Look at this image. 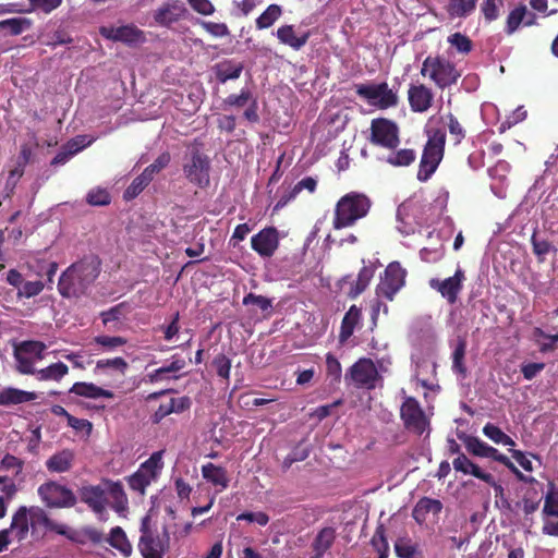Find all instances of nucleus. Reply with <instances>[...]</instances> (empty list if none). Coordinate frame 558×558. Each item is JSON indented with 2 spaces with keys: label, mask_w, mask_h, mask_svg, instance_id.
<instances>
[{
  "label": "nucleus",
  "mask_w": 558,
  "mask_h": 558,
  "mask_svg": "<svg viewBox=\"0 0 558 558\" xmlns=\"http://www.w3.org/2000/svg\"><path fill=\"white\" fill-rule=\"evenodd\" d=\"M69 392L87 399L114 398V393L111 390L104 389L94 383L86 381L74 383Z\"/></svg>",
  "instance_id": "24"
},
{
  "label": "nucleus",
  "mask_w": 558,
  "mask_h": 558,
  "mask_svg": "<svg viewBox=\"0 0 558 558\" xmlns=\"http://www.w3.org/2000/svg\"><path fill=\"white\" fill-rule=\"evenodd\" d=\"M107 542L117 550H119L124 557H129L132 554V545L129 542L125 532L120 526L112 527Z\"/></svg>",
  "instance_id": "35"
},
{
  "label": "nucleus",
  "mask_w": 558,
  "mask_h": 558,
  "mask_svg": "<svg viewBox=\"0 0 558 558\" xmlns=\"http://www.w3.org/2000/svg\"><path fill=\"white\" fill-rule=\"evenodd\" d=\"M244 65L232 59L223 60L213 66L216 80L225 84L229 80H236L241 76Z\"/></svg>",
  "instance_id": "23"
},
{
  "label": "nucleus",
  "mask_w": 558,
  "mask_h": 558,
  "mask_svg": "<svg viewBox=\"0 0 558 558\" xmlns=\"http://www.w3.org/2000/svg\"><path fill=\"white\" fill-rule=\"evenodd\" d=\"M244 305H255L262 312H267L272 307V301L264 295H257L253 292H250L243 298Z\"/></svg>",
  "instance_id": "54"
},
{
  "label": "nucleus",
  "mask_w": 558,
  "mask_h": 558,
  "mask_svg": "<svg viewBox=\"0 0 558 558\" xmlns=\"http://www.w3.org/2000/svg\"><path fill=\"white\" fill-rule=\"evenodd\" d=\"M550 490L545 496L543 512L546 515L558 517V494L553 492L554 484L550 483Z\"/></svg>",
  "instance_id": "59"
},
{
  "label": "nucleus",
  "mask_w": 558,
  "mask_h": 558,
  "mask_svg": "<svg viewBox=\"0 0 558 558\" xmlns=\"http://www.w3.org/2000/svg\"><path fill=\"white\" fill-rule=\"evenodd\" d=\"M213 365L219 377L227 380L229 379L231 371V360L229 357L220 353L214 357Z\"/></svg>",
  "instance_id": "56"
},
{
  "label": "nucleus",
  "mask_w": 558,
  "mask_h": 558,
  "mask_svg": "<svg viewBox=\"0 0 558 558\" xmlns=\"http://www.w3.org/2000/svg\"><path fill=\"white\" fill-rule=\"evenodd\" d=\"M442 509V504L437 499H432L428 497L421 498L412 511V517L416 523L423 524L427 519L428 513L439 514Z\"/></svg>",
  "instance_id": "27"
},
{
  "label": "nucleus",
  "mask_w": 558,
  "mask_h": 558,
  "mask_svg": "<svg viewBox=\"0 0 558 558\" xmlns=\"http://www.w3.org/2000/svg\"><path fill=\"white\" fill-rule=\"evenodd\" d=\"M368 141L374 146L395 150L400 145V129L398 124L387 118H375L371 121Z\"/></svg>",
  "instance_id": "6"
},
{
  "label": "nucleus",
  "mask_w": 558,
  "mask_h": 558,
  "mask_svg": "<svg viewBox=\"0 0 558 558\" xmlns=\"http://www.w3.org/2000/svg\"><path fill=\"white\" fill-rule=\"evenodd\" d=\"M28 518L31 527L33 530L38 525L45 526L47 530L54 532L59 535L65 536L69 539H74V535L65 524L57 523L52 521L44 509L39 507H31L28 509Z\"/></svg>",
  "instance_id": "17"
},
{
  "label": "nucleus",
  "mask_w": 558,
  "mask_h": 558,
  "mask_svg": "<svg viewBox=\"0 0 558 558\" xmlns=\"http://www.w3.org/2000/svg\"><path fill=\"white\" fill-rule=\"evenodd\" d=\"M37 393L33 391H25L13 387L3 388L0 390V405L10 407L31 402L37 399Z\"/></svg>",
  "instance_id": "25"
},
{
  "label": "nucleus",
  "mask_w": 558,
  "mask_h": 558,
  "mask_svg": "<svg viewBox=\"0 0 558 558\" xmlns=\"http://www.w3.org/2000/svg\"><path fill=\"white\" fill-rule=\"evenodd\" d=\"M434 94L424 84H412L408 90V100L413 112H425L433 105Z\"/></svg>",
  "instance_id": "20"
},
{
  "label": "nucleus",
  "mask_w": 558,
  "mask_h": 558,
  "mask_svg": "<svg viewBox=\"0 0 558 558\" xmlns=\"http://www.w3.org/2000/svg\"><path fill=\"white\" fill-rule=\"evenodd\" d=\"M182 170L190 183L201 189L209 185L210 159L199 148H192L190 154L185 156Z\"/></svg>",
  "instance_id": "5"
},
{
  "label": "nucleus",
  "mask_w": 558,
  "mask_h": 558,
  "mask_svg": "<svg viewBox=\"0 0 558 558\" xmlns=\"http://www.w3.org/2000/svg\"><path fill=\"white\" fill-rule=\"evenodd\" d=\"M356 94L366 99L368 104L380 110L397 107L399 96L397 92L389 88L386 82L379 84H357L355 85Z\"/></svg>",
  "instance_id": "7"
},
{
  "label": "nucleus",
  "mask_w": 558,
  "mask_h": 558,
  "mask_svg": "<svg viewBox=\"0 0 558 558\" xmlns=\"http://www.w3.org/2000/svg\"><path fill=\"white\" fill-rule=\"evenodd\" d=\"M73 460L74 454L71 450H62L60 452L52 454L46 461V468L50 472L63 473L72 468Z\"/></svg>",
  "instance_id": "34"
},
{
  "label": "nucleus",
  "mask_w": 558,
  "mask_h": 558,
  "mask_svg": "<svg viewBox=\"0 0 558 558\" xmlns=\"http://www.w3.org/2000/svg\"><path fill=\"white\" fill-rule=\"evenodd\" d=\"M99 34L101 37L114 41L123 43L128 46H135L145 41V34L142 29L133 24L114 26H100Z\"/></svg>",
  "instance_id": "14"
},
{
  "label": "nucleus",
  "mask_w": 558,
  "mask_h": 558,
  "mask_svg": "<svg viewBox=\"0 0 558 558\" xmlns=\"http://www.w3.org/2000/svg\"><path fill=\"white\" fill-rule=\"evenodd\" d=\"M502 0H484L481 10L486 21H495L499 16V8L502 7Z\"/></svg>",
  "instance_id": "57"
},
{
  "label": "nucleus",
  "mask_w": 558,
  "mask_h": 558,
  "mask_svg": "<svg viewBox=\"0 0 558 558\" xmlns=\"http://www.w3.org/2000/svg\"><path fill=\"white\" fill-rule=\"evenodd\" d=\"M336 538V530L331 526L322 529L315 536L312 548L314 555L312 558H323L325 553L332 546Z\"/></svg>",
  "instance_id": "29"
},
{
  "label": "nucleus",
  "mask_w": 558,
  "mask_h": 558,
  "mask_svg": "<svg viewBox=\"0 0 558 558\" xmlns=\"http://www.w3.org/2000/svg\"><path fill=\"white\" fill-rule=\"evenodd\" d=\"M448 43L460 53L468 54L473 48L472 40L462 33H454L448 37Z\"/></svg>",
  "instance_id": "51"
},
{
  "label": "nucleus",
  "mask_w": 558,
  "mask_h": 558,
  "mask_svg": "<svg viewBox=\"0 0 558 558\" xmlns=\"http://www.w3.org/2000/svg\"><path fill=\"white\" fill-rule=\"evenodd\" d=\"M458 438L463 442L466 451L474 457L490 458L499 463L508 462L507 456L500 453L496 448L489 446L476 436L461 433L458 434Z\"/></svg>",
  "instance_id": "15"
},
{
  "label": "nucleus",
  "mask_w": 558,
  "mask_h": 558,
  "mask_svg": "<svg viewBox=\"0 0 558 558\" xmlns=\"http://www.w3.org/2000/svg\"><path fill=\"white\" fill-rule=\"evenodd\" d=\"M100 266V259L94 254L73 263L59 278V293L64 298H77L84 294L99 276Z\"/></svg>",
  "instance_id": "1"
},
{
  "label": "nucleus",
  "mask_w": 558,
  "mask_h": 558,
  "mask_svg": "<svg viewBox=\"0 0 558 558\" xmlns=\"http://www.w3.org/2000/svg\"><path fill=\"white\" fill-rule=\"evenodd\" d=\"M185 365V362L181 359H174L169 365L159 367L155 369L153 373L148 374V378L150 383H157L162 380L163 375L167 373H175L182 369Z\"/></svg>",
  "instance_id": "49"
},
{
  "label": "nucleus",
  "mask_w": 558,
  "mask_h": 558,
  "mask_svg": "<svg viewBox=\"0 0 558 558\" xmlns=\"http://www.w3.org/2000/svg\"><path fill=\"white\" fill-rule=\"evenodd\" d=\"M81 500L95 513H102L106 507V494L100 486H84L80 489Z\"/></svg>",
  "instance_id": "21"
},
{
  "label": "nucleus",
  "mask_w": 558,
  "mask_h": 558,
  "mask_svg": "<svg viewBox=\"0 0 558 558\" xmlns=\"http://www.w3.org/2000/svg\"><path fill=\"white\" fill-rule=\"evenodd\" d=\"M24 461L11 453H5L0 460V469L12 471L14 476H19L24 469Z\"/></svg>",
  "instance_id": "52"
},
{
  "label": "nucleus",
  "mask_w": 558,
  "mask_h": 558,
  "mask_svg": "<svg viewBox=\"0 0 558 558\" xmlns=\"http://www.w3.org/2000/svg\"><path fill=\"white\" fill-rule=\"evenodd\" d=\"M400 417L404 427L416 435L421 436L429 429V420L414 397L404 399L400 408Z\"/></svg>",
  "instance_id": "9"
},
{
  "label": "nucleus",
  "mask_w": 558,
  "mask_h": 558,
  "mask_svg": "<svg viewBox=\"0 0 558 558\" xmlns=\"http://www.w3.org/2000/svg\"><path fill=\"white\" fill-rule=\"evenodd\" d=\"M421 74L428 76L441 89L456 84L461 76L453 63L439 56H428L423 61Z\"/></svg>",
  "instance_id": "4"
},
{
  "label": "nucleus",
  "mask_w": 558,
  "mask_h": 558,
  "mask_svg": "<svg viewBox=\"0 0 558 558\" xmlns=\"http://www.w3.org/2000/svg\"><path fill=\"white\" fill-rule=\"evenodd\" d=\"M29 526L28 508L21 506L13 514L9 530L14 532L17 541L21 542L27 537Z\"/></svg>",
  "instance_id": "31"
},
{
  "label": "nucleus",
  "mask_w": 558,
  "mask_h": 558,
  "mask_svg": "<svg viewBox=\"0 0 558 558\" xmlns=\"http://www.w3.org/2000/svg\"><path fill=\"white\" fill-rule=\"evenodd\" d=\"M483 434L497 445L514 446V440L508 436L502 429L493 423H486L483 427Z\"/></svg>",
  "instance_id": "39"
},
{
  "label": "nucleus",
  "mask_w": 558,
  "mask_h": 558,
  "mask_svg": "<svg viewBox=\"0 0 558 558\" xmlns=\"http://www.w3.org/2000/svg\"><path fill=\"white\" fill-rule=\"evenodd\" d=\"M445 143L446 134L440 130H436L434 134L429 136L424 146L417 170L416 177L418 181L426 182L437 170L444 157Z\"/></svg>",
  "instance_id": "3"
},
{
  "label": "nucleus",
  "mask_w": 558,
  "mask_h": 558,
  "mask_svg": "<svg viewBox=\"0 0 558 558\" xmlns=\"http://www.w3.org/2000/svg\"><path fill=\"white\" fill-rule=\"evenodd\" d=\"M110 194L105 189L90 190L86 196V202L92 206H105L110 204Z\"/></svg>",
  "instance_id": "55"
},
{
  "label": "nucleus",
  "mask_w": 558,
  "mask_h": 558,
  "mask_svg": "<svg viewBox=\"0 0 558 558\" xmlns=\"http://www.w3.org/2000/svg\"><path fill=\"white\" fill-rule=\"evenodd\" d=\"M326 372L327 375L332 377L336 381L340 380L342 373L341 364L331 353H327L326 355Z\"/></svg>",
  "instance_id": "63"
},
{
  "label": "nucleus",
  "mask_w": 558,
  "mask_h": 558,
  "mask_svg": "<svg viewBox=\"0 0 558 558\" xmlns=\"http://www.w3.org/2000/svg\"><path fill=\"white\" fill-rule=\"evenodd\" d=\"M202 475L204 480L218 488V493L223 492L229 486L230 480L223 466L208 462L202 466Z\"/></svg>",
  "instance_id": "22"
},
{
  "label": "nucleus",
  "mask_w": 558,
  "mask_h": 558,
  "mask_svg": "<svg viewBox=\"0 0 558 558\" xmlns=\"http://www.w3.org/2000/svg\"><path fill=\"white\" fill-rule=\"evenodd\" d=\"M465 272L461 267H458L453 276L446 279L432 278L428 282L429 287L447 300L449 304H454L458 301L459 294L463 289V282L465 281Z\"/></svg>",
  "instance_id": "13"
},
{
  "label": "nucleus",
  "mask_w": 558,
  "mask_h": 558,
  "mask_svg": "<svg viewBox=\"0 0 558 558\" xmlns=\"http://www.w3.org/2000/svg\"><path fill=\"white\" fill-rule=\"evenodd\" d=\"M477 0H448L445 10L450 19H465L476 9Z\"/></svg>",
  "instance_id": "32"
},
{
  "label": "nucleus",
  "mask_w": 558,
  "mask_h": 558,
  "mask_svg": "<svg viewBox=\"0 0 558 558\" xmlns=\"http://www.w3.org/2000/svg\"><path fill=\"white\" fill-rule=\"evenodd\" d=\"M452 466L457 472H461L464 475L471 474L495 488H499L500 490L502 489L500 485L496 484L495 477L490 473L484 472L464 453H460L456 459H453Z\"/></svg>",
  "instance_id": "19"
},
{
  "label": "nucleus",
  "mask_w": 558,
  "mask_h": 558,
  "mask_svg": "<svg viewBox=\"0 0 558 558\" xmlns=\"http://www.w3.org/2000/svg\"><path fill=\"white\" fill-rule=\"evenodd\" d=\"M252 250L260 257H271L279 246V233L275 227H266L251 238Z\"/></svg>",
  "instance_id": "16"
},
{
  "label": "nucleus",
  "mask_w": 558,
  "mask_h": 558,
  "mask_svg": "<svg viewBox=\"0 0 558 558\" xmlns=\"http://www.w3.org/2000/svg\"><path fill=\"white\" fill-rule=\"evenodd\" d=\"M148 517H145L141 524V537L138 541V549L143 558H163V554L168 550L169 535L165 530L166 542L155 536L148 526Z\"/></svg>",
  "instance_id": "11"
},
{
  "label": "nucleus",
  "mask_w": 558,
  "mask_h": 558,
  "mask_svg": "<svg viewBox=\"0 0 558 558\" xmlns=\"http://www.w3.org/2000/svg\"><path fill=\"white\" fill-rule=\"evenodd\" d=\"M84 140H85V136H77V137L73 138L72 141H70L68 143L70 151L58 153L51 160V165L57 166V165L65 163L72 155L82 150L86 146L90 145L93 142V140H89L87 143H85Z\"/></svg>",
  "instance_id": "37"
},
{
  "label": "nucleus",
  "mask_w": 558,
  "mask_h": 558,
  "mask_svg": "<svg viewBox=\"0 0 558 558\" xmlns=\"http://www.w3.org/2000/svg\"><path fill=\"white\" fill-rule=\"evenodd\" d=\"M525 16H526V7L524 4H520L519 7L514 8L508 14L505 32L508 35L513 34L519 28V26L523 23Z\"/></svg>",
  "instance_id": "44"
},
{
  "label": "nucleus",
  "mask_w": 558,
  "mask_h": 558,
  "mask_svg": "<svg viewBox=\"0 0 558 558\" xmlns=\"http://www.w3.org/2000/svg\"><path fill=\"white\" fill-rule=\"evenodd\" d=\"M446 126L454 145H459L465 138L466 132L464 128L452 113L446 116Z\"/></svg>",
  "instance_id": "45"
},
{
  "label": "nucleus",
  "mask_w": 558,
  "mask_h": 558,
  "mask_svg": "<svg viewBox=\"0 0 558 558\" xmlns=\"http://www.w3.org/2000/svg\"><path fill=\"white\" fill-rule=\"evenodd\" d=\"M405 270L399 263H390L385 269L384 277L376 287V294L389 301L393 300L396 293L403 287Z\"/></svg>",
  "instance_id": "12"
},
{
  "label": "nucleus",
  "mask_w": 558,
  "mask_h": 558,
  "mask_svg": "<svg viewBox=\"0 0 558 558\" xmlns=\"http://www.w3.org/2000/svg\"><path fill=\"white\" fill-rule=\"evenodd\" d=\"M362 318V311L356 305H351L349 311L344 314L339 332V342L345 343L353 335L355 327Z\"/></svg>",
  "instance_id": "26"
},
{
  "label": "nucleus",
  "mask_w": 558,
  "mask_h": 558,
  "mask_svg": "<svg viewBox=\"0 0 558 558\" xmlns=\"http://www.w3.org/2000/svg\"><path fill=\"white\" fill-rule=\"evenodd\" d=\"M108 368L113 369L120 375L124 376L129 369V363L121 356L98 360L96 362L95 373L105 372Z\"/></svg>",
  "instance_id": "40"
},
{
  "label": "nucleus",
  "mask_w": 558,
  "mask_h": 558,
  "mask_svg": "<svg viewBox=\"0 0 558 558\" xmlns=\"http://www.w3.org/2000/svg\"><path fill=\"white\" fill-rule=\"evenodd\" d=\"M28 2L31 9L27 10V12L40 11L46 14H49L61 5L62 0H28Z\"/></svg>",
  "instance_id": "58"
},
{
  "label": "nucleus",
  "mask_w": 558,
  "mask_h": 558,
  "mask_svg": "<svg viewBox=\"0 0 558 558\" xmlns=\"http://www.w3.org/2000/svg\"><path fill=\"white\" fill-rule=\"evenodd\" d=\"M395 551L399 558H420L421 553L416 544L409 538H398L395 543Z\"/></svg>",
  "instance_id": "42"
},
{
  "label": "nucleus",
  "mask_w": 558,
  "mask_h": 558,
  "mask_svg": "<svg viewBox=\"0 0 558 558\" xmlns=\"http://www.w3.org/2000/svg\"><path fill=\"white\" fill-rule=\"evenodd\" d=\"M130 488L137 492L140 495H145L146 488L154 482L153 478L137 470L135 473L128 477Z\"/></svg>",
  "instance_id": "46"
},
{
  "label": "nucleus",
  "mask_w": 558,
  "mask_h": 558,
  "mask_svg": "<svg viewBox=\"0 0 558 558\" xmlns=\"http://www.w3.org/2000/svg\"><path fill=\"white\" fill-rule=\"evenodd\" d=\"M15 360H16V368L21 374L24 375H34L37 374V371L34 367V363L31 359L24 356L23 353L15 350L14 353Z\"/></svg>",
  "instance_id": "61"
},
{
  "label": "nucleus",
  "mask_w": 558,
  "mask_h": 558,
  "mask_svg": "<svg viewBox=\"0 0 558 558\" xmlns=\"http://www.w3.org/2000/svg\"><path fill=\"white\" fill-rule=\"evenodd\" d=\"M375 270L371 266H363L357 275L355 283L351 287L348 292V296L351 299L357 298L368 287L372 278L374 277Z\"/></svg>",
  "instance_id": "36"
},
{
  "label": "nucleus",
  "mask_w": 558,
  "mask_h": 558,
  "mask_svg": "<svg viewBox=\"0 0 558 558\" xmlns=\"http://www.w3.org/2000/svg\"><path fill=\"white\" fill-rule=\"evenodd\" d=\"M379 378L378 371L371 359H359L347 372L344 379L357 388L374 389Z\"/></svg>",
  "instance_id": "10"
},
{
  "label": "nucleus",
  "mask_w": 558,
  "mask_h": 558,
  "mask_svg": "<svg viewBox=\"0 0 558 558\" xmlns=\"http://www.w3.org/2000/svg\"><path fill=\"white\" fill-rule=\"evenodd\" d=\"M282 10L278 4H270L267 9L256 19L257 29L269 28L281 16Z\"/></svg>",
  "instance_id": "41"
},
{
  "label": "nucleus",
  "mask_w": 558,
  "mask_h": 558,
  "mask_svg": "<svg viewBox=\"0 0 558 558\" xmlns=\"http://www.w3.org/2000/svg\"><path fill=\"white\" fill-rule=\"evenodd\" d=\"M45 288V284L37 281H26L23 283L22 288L19 290V295L24 298H33L38 295Z\"/></svg>",
  "instance_id": "62"
},
{
  "label": "nucleus",
  "mask_w": 558,
  "mask_h": 558,
  "mask_svg": "<svg viewBox=\"0 0 558 558\" xmlns=\"http://www.w3.org/2000/svg\"><path fill=\"white\" fill-rule=\"evenodd\" d=\"M32 25V20L27 17H11L2 20L0 21V35L19 36L24 32L31 29Z\"/></svg>",
  "instance_id": "30"
},
{
  "label": "nucleus",
  "mask_w": 558,
  "mask_h": 558,
  "mask_svg": "<svg viewBox=\"0 0 558 558\" xmlns=\"http://www.w3.org/2000/svg\"><path fill=\"white\" fill-rule=\"evenodd\" d=\"M202 27L215 37H225L230 34L228 26L225 23H215V22H201Z\"/></svg>",
  "instance_id": "64"
},
{
  "label": "nucleus",
  "mask_w": 558,
  "mask_h": 558,
  "mask_svg": "<svg viewBox=\"0 0 558 558\" xmlns=\"http://www.w3.org/2000/svg\"><path fill=\"white\" fill-rule=\"evenodd\" d=\"M69 373V367L62 362L52 363L49 366L37 371L39 380L60 381Z\"/></svg>",
  "instance_id": "38"
},
{
  "label": "nucleus",
  "mask_w": 558,
  "mask_h": 558,
  "mask_svg": "<svg viewBox=\"0 0 558 558\" xmlns=\"http://www.w3.org/2000/svg\"><path fill=\"white\" fill-rule=\"evenodd\" d=\"M277 37L281 44H284L294 50H300L306 45L310 33L306 32L301 36H296L293 25H283L277 29Z\"/></svg>",
  "instance_id": "28"
},
{
  "label": "nucleus",
  "mask_w": 558,
  "mask_h": 558,
  "mask_svg": "<svg viewBox=\"0 0 558 558\" xmlns=\"http://www.w3.org/2000/svg\"><path fill=\"white\" fill-rule=\"evenodd\" d=\"M372 206L368 196L350 192L336 204L332 227L336 230L352 227L357 220L367 216Z\"/></svg>",
  "instance_id": "2"
},
{
  "label": "nucleus",
  "mask_w": 558,
  "mask_h": 558,
  "mask_svg": "<svg viewBox=\"0 0 558 558\" xmlns=\"http://www.w3.org/2000/svg\"><path fill=\"white\" fill-rule=\"evenodd\" d=\"M531 244L533 248V253L536 255L537 260L539 263L545 262L546 255L554 248L551 243L547 240H539L537 238V232L534 231L531 236Z\"/></svg>",
  "instance_id": "50"
},
{
  "label": "nucleus",
  "mask_w": 558,
  "mask_h": 558,
  "mask_svg": "<svg viewBox=\"0 0 558 558\" xmlns=\"http://www.w3.org/2000/svg\"><path fill=\"white\" fill-rule=\"evenodd\" d=\"M37 493L48 508H71L76 504L74 493L54 481L41 484Z\"/></svg>",
  "instance_id": "8"
},
{
  "label": "nucleus",
  "mask_w": 558,
  "mask_h": 558,
  "mask_svg": "<svg viewBox=\"0 0 558 558\" xmlns=\"http://www.w3.org/2000/svg\"><path fill=\"white\" fill-rule=\"evenodd\" d=\"M390 153L381 157L380 160L387 162L388 165L399 168V167H409L416 159V153L412 148H401L389 150Z\"/></svg>",
  "instance_id": "33"
},
{
  "label": "nucleus",
  "mask_w": 558,
  "mask_h": 558,
  "mask_svg": "<svg viewBox=\"0 0 558 558\" xmlns=\"http://www.w3.org/2000/svg\"><path fill=\"white\" fill-rule=\"evenodd\" d=\"M253 98V94L251 93L250 89L242 88L240 94H230L227 98L223 99V108H243Z\"/></svg>",
  "instance_id": "47"
},
{
  "label": "nucleus",
  "mask_w": 558,
  "mask_h": 558,
  "mask_svg": "<svg viewBox=\"0 0 558 558\" xmlns=\"http://www.w3.org/2000/svg\"><path fill=\"white\" fill-rule=\"evenodd\" d=\"M46 348V344L41 341L28 340L23 341L16 350L23 354H33L37 360H41Z\"/></svg>",
  "instance_id": "53"
},
{
  "label": "nucleus",
  "mask_w": 558,
  "mask_h": 558,
  "mask_svg": "<svg viewBox=\"0 0 558 558\" xmlns=\"http://www.w3.org/2000/svg\"><path fill=\"white\" fill-rule=\"evenodd\" d=\"M466 351V341L458 339L454 350L452 352V369L461 375H465L466 367L464 364V356Z\"/></svg>",
  "instance_id": "43"
},
{
  "label": "nucleus",
  "mask_w": 558,
  "mask_h": 558,
  "mask_svg": "<svg viewBox=\"0 0 558 558\" xmlns=\"http://www.w3.org/2000/svg\"><path fill=\"white\" fill-rule=\"evenodd\" d=\"M186 13L184 3L180 0H169L154 12L155 22L165 27H170L180 21Z\"/></svg>",
  "instance_id": "18"
},
{
  "label": "nucleus",
  "mask_w": 558,
  "mask_h": 558,
  "mask_svg": "<svg viewBox=\"0 0 558 558\" xmlns=\"http://www.w3.org/2000/svg\"><path fill=\"white\" fill-rule=\"evenodd\" d=\"M171 160V156L168 151L160 154L155 161L146 167L144 170L149 173L153 178L158 174L162 169H165Z\"/></svg>",
  "instance_id": "60"
},
{
  "label": "nucleus",
  "mask_w": 558,
  "mask_h": 558,
  "mask_svg": "<svg viewBox=\"0 0 558 558\" xmlns=\"http://www.w3.org/2000/svg\"><path fill=\"white\" fill-rule=\"evenodd\" d=\"M128 340L120 336H97L94 338V343L99 345L104 351H113L119 347L126 344Z\"/></svg>",
  "instance_id": "48"
}]
</instances>
